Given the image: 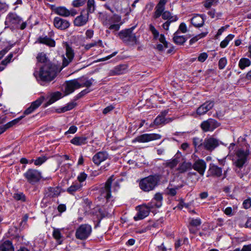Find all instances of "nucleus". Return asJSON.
Wrapping results in <instances>:
<instances>
[{"label": "nucleus", "mask_w": 251, "mask_h": 251, "mask_svg": "<svg viewBox=\"0 0 251 251\" xmlns=\"http://www.w3.org/2000/svg\"><path fill=\"white\" fill-rule=\"evenodd\" d=\"M57 68L51 63L44 64L40 69L39 73H34L37 80L43 82H50L56 76Z\"/></svg>", "instance_id": "f257e3e1"}, {"label": "nucleus", "mask_w": 251, "mask_h": 251, "mask_svg": "<svg viewBox=\"0 0 251 251\" xmlns=\"http://www.w3.org/2000/svg\"><path fill=\"white\" fill-rule=\"evenodd\" d=\"M161 178V176L158 174L145 177L140 180L139 187L142 191L146 192L153 191L158 186Z\"/></svg>", "instance_id": "f03ea898"}, {"label": "nucleus", "mask_w": 251, "mask_h": 251, "mask_svg": "<svg viewBox=\"0 0 251 251\" xmlns=\"http://www.w3.org/2000/svg\"><path fill=\"white\" fill-rule=\"evenodd\" d=\"M168 0H159L155 7V11L154 12L153 17L156 19L162 16V19L167 20L171 22H176L178 20L177 16H172L171 13L169 11H165V5L167 2Z\"/></svg>", "instance_id": "7ed1b4c3"}, {"label": "nucleus", "mask_w": 251, "mask_h": 251, "mask_svg": "<svg viewBox=\"0 0 251 251\" xmlns=\"http://www.w3.org/2000/svg\"><path fill=\"white\" fill-rule=\"evenodd\" d=\"M135 27L125 29L120 31L118 33L119 38L126 45L138 44V37L133 32Z\"/></svg>", "instance_id": "20e7f679"}, {"label": "nucleus", "mask_w": 251, "mask_h": 251, "mask_svg": "<svg viewBox=\"0 0 251 251\" xmlns=\"http://www.w3.org/2000/svg\"><path fill=\"white\" fill-rule=\"evenodd\" d=\"M114 176L112 175L109 177L105 182L104 187H101L100 189L101 194L100 199H105L106 203L110 202V205L112 204V202L114 201L113 197L111 195V188Z\"/></svg>", "instance_id": "39448f33"}, {"label": "nucleus", "mask_w": 251, "mask_h": 251, "mask_svg": "<svg viewBox=\"0 0 251 251\" xmlns=\"http://www.w3.org/2000/svg\"><path fill=\"white\" fill-rule=\"evenodd\" d=\"M24 176L27 182L31 185H34L39 182L42 178L41 173L33 169H28L24 174Z\"/></svg>", "instance_id": "423d86ee"}, {"label": "nucleus", "mask_w": 251, "mask_h": 251, "mask_svg": "<svg viewBox=\"0 0 251 251\" xmlns=\"http://www.w3.org/2000/svg\"><path fill=\"white\" fill-rule=\"evenodd\" d=\"M250 154V151L239 149L235 153L236 158L233 164L238 168H242L247 162V158Z\"/></svg>", "instance_id": "0eeeda50"}, {"label": "nucleus", "mask_w": 251, "mask_h": 251, "mask_svg": "<svg viewBox=\"0 0 251 251\" xmlns=\"http://www.w3.org/2000/svg\"><path fill=\"white\" fill-rule=\"evenodd\" d=\"M92 231L91 226L88 224L80 225L75 232V237L81 240L86 239L90 235Z\"/></svg>", "instance_id": "6e6552de"}, {"label": "nucleus", "mask_w": 251, "mask_h": 251, "mask_svg": "<svg viewBox=\"0 0 251 251\" xmlns=\"http://www.w3.org/2000/svg\"><path fill=\"white\" fill-rule=\"evenodd\" d=\"M220 126V123L216 120L209 118L203 121L201 124V127L203 131L206 132L213 131L215 129Z\"/></svg>", "instance_id": "1a4fd4ad"}, {"label": "nucleus", "mask_w": 251, "mask_h": 251, "mask_svg": "<svg viewBox=\"0 0 251 251\" xmlns=\"http://www.w3.org/2000/svg\"><path fill=\"white\" fill-rule=\"evenodd\" d=\"M64 47L66 50V57L63 58L62 67L67 66L73 61L75 56L73 49L67 43L65 44Z\"/></svg>", "instance_id": "9d476101"}, {"label": "nucleus", "mask_w": 251, "mask_h": 251, "mask_svg": "<svg viewBox=\"0 0 251 251\" xmlns=\"http://www.w3.org/2000/svg\"><path fill=\"white\" fill-rule=\"evenodd\" d=\"M161 136L156 133H145L137 136L135 141L140 143L149 142L153 140L160 139Z\"/></svg>", "instance_id": "9b49d317"}, {"label": "nucleus", "mask_w": 251, "mask_h": 251, "mask_svg": "<svg viewBox=\"0 0 251 251\" xmlns=\"http://www.w3.org/2000/svg\"><path fill=\"white\" fill-rule=\"evenodd\" d=\"M101 21L103 25L108 27L109 25L114 23H121V17L117 14L113 16L104 14L101 18Z\"/></svg>", "instance_id": "f8f14e48"}, {"label": "nucleus", "mask_w": 251, "mask_h": 251, "mask_svg": "<svg viewBox=\"0 0 251 251\" xmlns=\"http://www.w3.org/2000/svg\"><path fill=\"white\" fill-rule=\"evenodd\" d=\"M22 21V18L16 13H9L6 17L5 24L8 26H16Z\"/></svg>", "instance_id": "ddd939ff"}, {"label": "nucleus", "mask_w": 251, "mask_h": 251, "mask_svg": "<svg viewBox=\"0 0 251 251\" xmlns=\"http://www.w3.org/2000/svg\"><path fill=\"white\" fill-rule=\"evenodd\" d=\"M80 88L77 79H73L66 82L65 85V94L66 95L72 93L75 89Z\"/></svg>", "instance_id": "4468645a"}, {"label": "nucleus", "mask_w": 251, "mask_h": 251, "mask_svg": "<svg viewBox=\"0 0 251 251\" xmlns=\"http://www.w3.org/2000/svg\"><path fill=\"white\" fill-rule=\"evenodd\" d=\"M219 145V141L216 138L210 137L205 139L203 142L204 148L208 151L214 150Z\"/></svg>", "instance_id": "2eb2a0df"}, {"label": "nucleus", "mask_w": 251, "mask_h": 251, "mask_svg": "<svg viewBox=\"0 0 251 251\" xmlns=\"http://www.w3.org/2000/svg\"><path fill=\"white\" fill-rule=\"evenodd\" d=\"M149 29L151 32L154 39H158L160 42L164 45L165 48H168V42L166 41L164 35H159L158 30H157L155 27L151 24H150L149 25Z\"/></svg>", "instance_id": "dca6fc26"}, {"label": "nucleus", "mask_w": 251, "mask_h": 251, "mask_svg": "<svg viewBox=\"0 0 251 251\" xmlns=\"http://www.w3.org/2000/svg\"><path fill=\"white\" fill-rule=\"evenodd\" d=\"M53 25L57 29L65 30L70 26V23L67 20L63 19L59 17H56L53 20Z\"/></svg>", "instance_id": "f3484780"}, {"label": "nucleus", "mask_w": 251, "mask_h": 251, "mask_svg": "<svg viewBox=\"0 0 251 251\" xmlns=\"http://www.w3.org/2000/svg\"><path fill=\"white\" fill-rule=\"evenodd\" d=\"M108 154L106 151H100L96 153L92 157V161L97 166L106 160L108 157Z\"/></svg>", "instance_id": "a211bd4d"}, {"label": "nucleus", "mask_w": 251, "mask_h": 251, "mask_svg": "<svg viewBox=\"0 0 251 251\" xmlns=\"http://www.w3.org/2000/svg\"><path fill=\"white\" fill-rule=\"evenodd\" d=\"M163 196L160 193H156L151 201L148 203L150 208H159L162 205Z\"/></svg>", "instance_id": "6ab92c4d"}, {"label": "nucleus", "mask_w": 251, "mask_h": 251, "mask_svg": "<svg viewBox=\"0 0 251 251\" xmlns=\"http://www.w3.org/2000/svg\"><path fill=\"white\" fill-rule=\"evenodd\" d=\"M214 105L213 101L208 100L199 106L197 110V113L199 115H202L211 109Z\"/></svg>", "instance_id": "aec40b11"}, {"label": "nucleus", "mask_w": 251, "mask_h": 251, "mask_svg": "<svg viewBox=\"0 0 251 251\" xmlns=\"http://www.w3.org/2000/svg\"><path fill=\"white\" fill-rule=\"evenodd\" d=\"M150 209L149 205H142L139 207L137 214L134 217L135 221H138L144 219L149 214Z\"/></svg>", "instance_id": "412c9836"}, {"label": "nucleus", "mask_w": 251, "mask_h": 251, "mask_svg": "<svg viewBox=\"0 0 251 251\" xmlns=\"http://www.w3.org/2000/svg\"><path fill=\"white\" fill-rule=\"evenodd\" d=\"M222 175V169L213 164H210L207 172V176L220 177Z\"/></svg>", "instance_id": "4be33fe9"}, {"label": "nucleus", "mask_w": 251, "mask_h": 251, "mask_svg": "<svg viewBox=\"0 0 251 251\" xmlns=\"http://www.w3.org/2000/svg\"><path fill=\"white\" fill-rule=\"evenodd\" d=\"M206 167V162L202 159L197 160L192 165V168L201 176L203 175Z\"/></svg>", "instance_id": "5701e85b"}, {"label": "nucleus", "mask_w": 251, "mask_h": 251, "mask_svg": "<svg viewBox=\"0 0 251 251\" xmlns=\"http://www.w3.org/2000/svg\"><path fill=\"white\" fill-rule=\"evenodd\" d=\"M85 10H83L80 15L75 18L74 22L75 25L81 26L84 25L87 23L89 18V14L87 13L83 14L82 13Z\"/></svg>", "instance_id": "b1692460"}, {"label": "nucleus", "mask_w": 251, "mask_h": 251, "mask_svg": "<svg viewBox=\"0 0 251 251\" xmlns=\"http://www.w3.org/2000/svg\"><path fill=\"white\" fill-rule=\"evenodd\" d=\"M43 100V98H39L35 101L32 102L30 106L24 111V115H28L32 113L35 109L41 105Z\"/></svg>", "instance_id": "393cba45"}, {"label": "nucleus", "mask_w": 251, "mask_h": 251, "mask_svg": "<svg viewBox=\"0 0 251 251\" xmlns=\"http://www.w3.org/2000/svg\"><path fill=\"white\" fill-rule=\"evenodd\" d=\"M204 15L197 14L194 16L191 19V24L195 27H199L203 25L204 23Z\"/></svg>", "instance_id": "a878e982"}, {"label": "nucleus", "mask_w": 251, "mask_h": 251, "mask_svg": "<svg viewBox=\"0 0 251 251\" xmlns=\"http://www.w3.org/2000/svg\"><path fill=\"white\" fill-rule=\"evenodd\" d=\"M25 116H21L18 118H16L8 123L4 125H2L0 126V134L3 133L5 132L7 129L9 128L12 127L13 126L17 124L20 120H21Z\"/></svg>", "instance_id": "bb28decb"}, {"label": "nucleus", "mask_w": 251, "mask_h": 251, "mask_svg": "<svg viewBox=\"0 0 251 251\" xmlns=\"http://www.w3.org/2000/svg\"><path fill=\"white\" fill-rule=\"evenodd\" d=\"M60 194V191L58 187H49L45 192V196L50 198L58 197Z\"/></svg>", "instance_id": "cd10ccee"}, {"label": "nucleus", "mask_w": 251, "mask_h": 251, "mask_svg": "<svg viewBox=\"0 0 251 251\" xmlns=\"http://www.w3.org/2000/svg\"><path fill=\"white\" fill-rule=\"evenodd\" d=\"M87 139L85 136H75L71 140V143L75 146H82L87 144Z\"/></svg>", "instance_id": "c85d7f7f"}, {"label": "nucleus", "mask_w": 251, "mask_h": 251, "mask_svg": "<svg viewBox=\"0 0 251 251\" xmlns=\"http://www.w3.org/2000/svg\"><path fill=\"white\" fill-rule=\"evenodd\" d=\"M187 40V38L182 35H179L178 30L176 31L174 34L173 41L174 43L178 45H183Z\"/></svg>", "instance_id": "c756f323"}, {"label": "nucleus", "mask_w": 251, "mask_h": 251, "mask_svg": "<svg viewBox=\"0 0 251 251\" xmlns=\"http://www.w3.org/2000/svg\"><path fill=\"white\" fill-rule=\"evenodd\" d=\"M38 41L40 44H45L50 47H53L55 46V41L47 36L40 37L38 39Z\"/></svg>", "instance_id": "7c9ffc66"}, {"label": "nucleus", "mask_w": 251, "mask_h": 251, "mask_svg": "<svg viewBox=\"0 0 251 251\" xmlns=\"http://www.w3.org/2000/svg\"><path fill=\"white\" fill-rule=\"evenodd\" d=\"M82 186L83 185L81 183L75 182L73 183L71 186L67 188V192L70 194L74 195L76 191H80Z\"/></svg>", "instance_id": "2f4dec72"}, {"label": "nucleus", "mask_w": 251, "mask_h": 251, "mask_svg": "<svg viewBox=\"0 0 251 251\" xmlns=\"http://www.w3.org/2000/svg\"><path fill=\"white\" fill-rule=\"evenodd\" d=\"M192 168V164L191 163L184 161L179 165L178 168H177V170L179 173L181 174L187 172Z\"/></svg>", "instance_id": "473e14b6"}, {"label": "nucleus", "mask_w": 251, "mask_h": 251, "mask_svg": "<svg viewBox=\"0 0 251 251\" xmlns=\"http://www.w3.org/2000/svg\"><path fill=\"white\" fill-rule=\"evenodd\" d=\"M126 69V67L125 65H118L110 71V75H114L123 74L125 72Z\"/></svg>", "instance_id": "72a5a7b5"}, {"label": "nucleus", "mask_w": 251, "mask_h": 251, "mask_svg": "<svg viewBox=\"0 0 251 251\" xmlns=\"http://www.w3.org/2000/svg\"><path fill=\"white\" fill-rule=\"evenodd\" d=\"M0 251H14L11 241L6 240L0 244Z\"/></svg>", "instance_id": "f704fd0d"}, {"label": "nucleus", "mask_w": 251, "mask_h": 251, "mask_svg": "<svg viewBox=\"0 0 251 251\" xmlns=\"http://www.w3.org/2000/svg\"><path fill=\"white\" fill-rule=\"evenodd\" d=\"M54 12L62 17H67L70 16L69 10L64 6H58L54 9Z\"/></svg>", "instance_id": "c9c22d12"}, {"label": "nucleus", "mask_w": 251, "mask_h": 251, "mask_svg": "<svg viewBox=\"0 0 251 251\" xmlns=\"http://www.w3.org/2000/svg\"><path fill=\"white\" fill-rule=\"evenodd\" d=\"M178 162V158L177 157H175L171 159L167 160L163 164V166L164 167H168L170 169H173L177 166Z\"/></svg>", "instance_id": "e433bc0d"}, {"label": "nucleus", "mask_w": 251, "mask_h": 251, "mask_svg": "<svg viewBox=\"0 0 251 251\" xmlns=\"http://www.w3.org/2000/svg\"><path fill=\"white\" fill-rule=\"evenodd\" d=\"M77 79L78 80V83L80 85V88L82 87H86L88 88L92 85L94 81V79L92 78L88 79L85 77H82Z\"/></svg>", "instance_id": "4c0bfd02"}, {"label": "nucleus", "mask_w": 251, "mask_h": 251, "mask_svg": "<svg viewBox=\"0 0 251 251\" xmlns=\"http://www.w3.org/2000/svg\"><path fill=\"white\" fill-rule=\"evenodd\" d=\"M37 62L44 63L45 64L47 63H51L47 57L46 54L44 52H40L37 54L36 57Z\"/></svg>", "instance_id": "58836bf2"}, {"label": "nucleus", "mask_w": 251, "mask_h": 251, "mask_svg": "<svg viewBox=\"0 0 251 251\" xmlns=\"http://www.w3.org/2000/svg\"><path fill=\"white\" fill-rule=\"evenodd\" d=\"M61 97H62V93H60L59 92H54V93H53L51 95L50 99L47 102V104L48 105H50V104L53 103V102H54L56 100H57L59 99H60L61 98Z\"/></svg>", "instance_id": "ea45409f"}, {"label": "nucleus", "mask_w": 251, "mask_h": 251, "mask_svg": "<svg viewBox=\"0 0 251 251\" xmlns=\"http://www.w3.org/2000/svg\"><path fill=\"white\" fill-rule=\"evenodd\" d=\"M251 64V61L249 59L247 58H242L239 60L238 65L241 69L243 70L246 67L250 66Z\"/></svg>", "instance_id": "a19ab883"}, {"label": "nucleus", "mask_w": 251, "mask_h": 251, "mask_svg": "<svg viewBox=\"0 0 251 251\" xmlns=\"http://www.w3.org/2000/svg\"><path fill=\"white\" fill-rule=\"evenodd\" d=\"M76 103L74 102L68 103L66 106L57 110L58 113H63L69 111L75 107Z\"/></svg>", "instance_id": "79ce46f5"}, {"label": "nucleus", "mask_w": 251, "mask_h": 251, "mask_svg": "<svg viewBox=\"0 0 251 251\" xmlns=\"http://www.w3.org/2000/svg\"><path fill=\"white\" fill-rule=\"evenodd\" d=\"M13 198L17 201L25 202L26 201V198L23 192H17L14 194Z\"/></svg>", "instance_id": "37998d69"}, {"label": "nucleus", "mask_w": 251, "mask_h": 251, "mask_svg": "<svg viewBox=\"0 0 251 251\" xmlns=\"http://www.w3.org/2000/svg\"><path fill=\"white\" fill-rule=\"evenodd\" d=\"M95 0H88L87 3V13L89 15L90 13H92L95 10Z\"/></svg>", "instance_id": "c03bdc74"}, {"label": "nucleus", "mask_w": 251, "mask_h": 251, "mask_svg": "<svg viewBox=\"0 0 251 251\" xmlns=\"http://www.w3.org/2000/svg\"><path fill=\"white\" fill-rule=\"evenodd\" d=\"M201 224V221L200 219H194L190 218L189 222V226H194L197 227L200 226Z\"/></svg>", "instance_id": "a18cd8bd"}, {"label": "nucleus", "mask_w": 251, "mask_h": 251, "mask_svg": "<svg viewBox=\"0 0 251 251\" xmlns=\"http://www.w3.org/2000/svg\"><path fill=\"white\" fill-rule=\"evenodd\" d=\"M207 34V32H202L201 34H199L195 37H193L189 41V43L190 45H192L198 41L200 39L202 38L205 37Z\"/></svg>", "instance_id": "49530a36"}, {"label": "nucleus", "mask_w": 251, "mask_h": 251, "mask_svg": "<svg viewBox=\"0 0 251 251\" xmlns=\"http://www.w3.org/2000/svg\"><path fill=\"white\" fill-rule=\"evenodd\" d=\"M193 144L195 148H200L203 146L202 140L199 137H194Z\"/></svg>", "instance_id": "de8ad7c7"}, {"label": "nucleus", "mask_w": 251, "mask_h": 251, "mask_svg": "<svg viewBox=\"0 0 251 251\" xmlns=\"http://www.w3.org/2000/svg\"><path fill=\"white\" fill-rule=\"evenodd\" d=\"M52 235L53 237L58 241L59 244H61L62 243V241H60L62 237V235L58 229H56L53 230Z\"/></svg>", "instance_id": "09e8293b"}, {"label": "nucleus", "mask_w": 251, "mask_h": 251, "mask_svg": "<svg viewBox=\"0 0 251 251\" xmlns=\"http://www.w3.org/2000/svg\"><path fill=\"white\" fill-rule=\"evenodd\" d=\"M98 44H99V46L100 47L102 46V43L101 40H99L98 42L95 41V42H93L91 43L86 44L85 46V49L86 50H88L90 48L97 46Z\"/></svg>", "instance_id": "8fccbe9b"}, {"label": "nucleus", "mask_w": 251, "mask_h": 251, "mask_svg": "<svg viewBox=\"0 0 251 251\" xmlns=\"http://www.w3.org/2000/svg\"><path fill=\"white\" fill-rule=\"evenodd\" d=\"M121 23H114L108 25L107 27L109 29L113 30V31H117L119 30Z\"/></svg>", "instance_id": "3c124183"}, {"label": "nucleus", "mask_w": 251, "mask_h": 251, "mask_svg": "<svg viewBox=\"0 0 251 251\" xmlns=\"http://www.w3.org/2000/svg\"><path fill=\"white\" fill-rule=\"evenodd\" d=\"M181 187L177 186L175 188H167V194L171 196H175L176 194V191Z\"/></svg>", "instance_id": "603ef678"}, {"label": "nucleus", "mask_w": 251, "mask_h": 251, "mask_svg": "<svg viewBox=\"0 0 251 251\" xmlns=\"http://www.w3.org/2000/svg\"><path fill=\"white\" fill-rule=\"evenodd\" d=\"M153 124L156 126H159L162 124L164 125V118L160 115H158L154 120Z\"/></svg>", "instance_id": "864d4df0"}, {"label": "nucleus", "mask_w": 251, "mask_h": 251, "mask_svg": "<svg viewBox=\"0 0 251 251\" xmlns=\"http://www.w3.org/2000/svg\"><path fill=\"white\" fill-rule=\"evenodd\" d=\"M86 2V0H74L72 2V5L75 7H78L83 5Z\"/></svg>", "instance_id": "5fc2aeb1"}, {"label": "nucleus", "mask_w": 251, "mask_h": 251, "mask_svg": "<svg viewBox=\"0 0 251 251\" xmlns=\"http://www.w3.org/2000/svg\"><path fill=\"white\" fill-rule=\"evenodd\" d=\"M227 64V60L226 57L221 58L218 62V67L220 70L223 69Z\"/></svg>", "instance_id": "6e6d98bb"}, {"label": "nucleus", "mask_w": 251, "mask_h": 251, "mask_svg": "<svg viewBox=\"0 0 251 251\" xmlns=\"http://www.w3.org/2000/svg\"><path fill=\"white\" fill-rule=\"evenodd\" d=\"M47 160V158L45 156H41L38 157L34 160V164L36 166H40Z\"/></svg>", "instance_id": "4d7b16f0"}, {"label": "nucleus", "mask_w": 251, "mask_h": 251, "mask_svg": "<svg viewBox=\"0 0 251 251\" xmlns=\"http://www.w3.org/2000/svg\"><path fill=\"white\" fill-rule=\"evenodd\" d=\"M87 177V175L84 172L80 173L77 177V179L78 181V183H81L84 181Z\"/></svg>", "instance_id": "13d9d810"}, {"label": "nucleus", "mask_w": 251, "mask_h": 251, "mask_svg": "<svg viewBox=\"0 0 251 251\" xmlns=\"http://www.w3.org/2000/svg\"><path fill=\"white\" fill-rule=\"evenodd\" d=\"M208 57V54L206 52L201 53L198 57V60L201 62H203Z\"/></svg>", "instance_id": "bf43d9fd"}, {"label": "nucleus", "mask_w": 251, "mask_h": 251, "mask_svg": "<svg viewBox=\"0 0 251 251\" xmlns=\"http://www.w3.org/2000/svg\"><path fill=\"white\" fill-rule=\"evenodd\" d=\"M243 206L245 209H248L251 206V199L248 198L244 201L243 202Z\"/></svg>", "instance_id": "052dcab7"}, {"label": "nucleus", "mask_w": 251, "mask_h": 251, "mask_svg": "<svg viewBox=\"0 0 251 251\" xmlns=\"http://www.w3.org/2000/svg\"><path fill=\"white\" fill-rule=\"evenodd\" d=\"M8 8V5L2 0H0V11H6Z\"/></svg>", "instance_id": "680f3d73"}, {"label": "nucleus", "mask_w": 251, "mask_h": 251, "mask_svg": "<svg viewBox=\"0 0 251 251\" xmlns=\"http://www.w3.org/2000/svg\"><path fill=\"white\" fill-rule=\"evenodd\" d=\"M229 25H226L225 26L221 27L218 30L216 36L217 37L220 35H221L224 31L226 30L229 27Z\"/></svg>", "instance_id": "e2e57ef3"}, {"label": "nucleus", "mask_w": 251, "mask_h": 251, "mask_svg": "<svg viewBox=\"0 0 251 251\" xmlns=\"http://www.w3.org/2000/svg\"><path fill=\"white\" fill-rule=\"evenodd\" d=\"M178 30L183 33H186L187 31L186 25L184 23H181L179 26Z\"/></svg>", "instance_id": "0e129e2a"}, {"label": "nucleus", "mask_w": 251, "mask_h": 251, "mask_svg": "<svg viewBox=\"0 0 251 251\" xmlns=\"http://www.w3.org/2000/svg\"><path fill=\"white\" fill-rule=\"evenodd\" d=\"M189 206L188 204L185 203L182 199L180 200V201L177 205V207L181 209L183 207H188Z\"/></svg>", "instance_id": "69168bd1"}, {"label": "nucleus", "mask_w": 251, "mask_h": 251, "mask_svg": "<svg viewBox=\"0 0 251 251\" xmlns=\"http://www.w3.org/2000/svg\"><path fill=\"white\" fill-rule=\"evenodd\" d=\"M77 130V127L75 126H72L70 127L69 130L66 132V134L67 133H72L74 134L75 133Z\"/></svg>", "instance_id": "338daca9"}, {"label": "nucleus", "mask_w": 251, "mask_h": 251, "mask_svg": "<svg viewBox=\"0 0 251 251\" xmlns=\"http://www.w3.org/2000/svg\"><path fill=\"white\" fill-rule=\"evenodd\" d=\"M214 0H206L204 4V6L206 8H210L213 4Z\"/></svg>", "instance_id": "774afa93"}]
</instances>
